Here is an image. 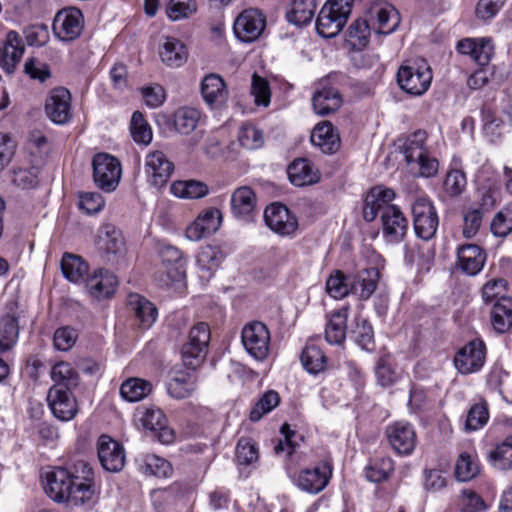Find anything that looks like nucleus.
I'll return each mask as SVG.
<instances>
[{"instance_id": "obj_1", "label": "nucleus", "mask_w": 512, "mask_h": 512, "mask_svg": "<svg viewBox=\"0 0 512 512\" xmlns=\"http://www.w3.org/2000/svg\"><path fill=\"white\" fill-rule=\"evenodd\" d=\"M427 139L428 133L425 130H417L406 138L402 146L407 165L416 175L425 178L435 176L439 169L437 158L426 145Z\"/></svg>"}, {"instance_id": "obj_2", "label": "nucleus", "mask_w": 512, "mask_h": 512, "mask_svg": "<svg viewBox=\"0 0 512 512\" xmlns=\"http://www.w3.org/2000/svg\"><path fill=\"white\" fill-rule=\"evenodd\" d=\"M352 7L353 0H328L316 20L318 34L324 38L338 35L347 23Z\"/></svg>"}, {"instance_id": "obj_3", "label": "nucleus", "mask_w": 512, "mask_h": 512, "mask_svg": "<svg viewBox=\"0 0 512 512\" xmlns=\"http://www.w3.org/2000/svg\"><path fill=\"white\" fill-rule=\"evenodd\" d=\"M432 78V70L424 60L403 64L397 73L400 88L413 96L424 94L429 89Z\"/></svg>"}, {"instance_id": "obj_4", "label": "nucleus", "mask_w": 512, "mask_h": 512, "mask_svg": "<svg viewBox=\"0 0 512 512\" xmlns=\"http://www.w3.org/2000/svg\"><path fill=\"white\" fill-rule=\"evenodd\" d=\"M411 214L416 236L425 241L432 239L439 226L433 201L425 195L417 196L411 203Z\"/></svg>"}, {"instance_id": "obj_5", "label": "nucleus", "mask_w": 512, "mask_h": 512, "mask_svg": "<svg viewBox=\"0 0 512 512\" xmlns=\"http://www.w3.org/2000/svg\"><path fill=\"white\" fill-rule=\"evenodd\" d=\"M210 327L205 322L195 324L188 335V341L182 347V361L188 368L195 369L205 359L210 341Z\"/></svg>"}, {"instance_id": "obj_6", "label": "nucleus", "mask_w": 512, "mask_h": 512, "mask_svg": "<svg viewBox=\"0 0 512 512\" xmlns=\"http://www.w3.org/2000/svg\"><path fill=\"white\" fill-rule=\"evenodd\" d=\"M93 179L95 184L106 192L114 191L121 178V164L107 153H99L93 158Z\"/></svg>"}, {"instance_id": "obj_7", "label": "nucleus", "mask_w": 512, "mask_h": 512, "mask_svg": "<svg viewBox=\"0 0 512 512\" xmlns=\"http://www.w3.org/2000/svg\"><path fill=\"white\" fill-rule=\"evenodd\" d=\"M333 473L332 463L329 460L320 461L313 468L299 471L295 483L299 489L310 494H318L328 485Z\"/></svg>"}, {"instance_id": "obj_8", "label": "nucleus", "mask_w": 512, "mask_h": 512, "mask_svg": "<svg viewBox=\"0 0 512 512\" xmlns=\"http://www.w3.org/2000/svg\"><path fill=\"white\" fill-rule=\"evenodd\" d=\"M241 337L244 348L252 357L263 360L268 356L270 332L264 323L254 321L246 324Z\"/></svg>"}, {"instance_id": "obj_9", "label": "nucleus", "mask_w": 512, "mask_h": 512, "mask_svg": "<svg viewBox=\"0 0 512 512\" xmlns=\"http://www.w3.org/2000/svg\"><path fill=\"white\" fill-rule=\"evenodd\" d=\"M52 28L59 40L73 41L80 36L84 28V16L78 8H64L55 15Z\"/></svg>"}, {"instance_id": "obj_10", "label": "nucleus", "mask_w": 512, "mask_h": 512, "mask_svg": "<svg viewBox=\"0 0 512 512\" xmlns=\"http://www.w3.org/2000/svg\"><path fill=\"white\" fill-rule=\"evenodd\" d=\"M366 18L372 30L383 35L393 33L400 24L398 11L386 2H373L367 9Z\"/></svg>"}, {"instance_id": "obj_11", "label": "nucleus", "mask_w": 512, "mask_h": 512, "mask_svg": "<svg viewBox=\"0 0 512 512\" xmlns=\"http://www.w3.org/2000/svg\"><path fill=\"white\" fill-rule=\"evenodd\" d=\"M486 359V346L482 340H472L456 353L453 363L457 371L467 375L478 372Z\"/></svg>"}, {"instance_id": "obj_12", "label": "nucleus", "mask_w": 512, "mask_h": 512, "mask_svg": "<svg viewBox=\"0 0 512 512\" xmlns=\"http://www.w3.org/2000/svg\"><path fill=\"white\" fill-rule=\"evenodd\" d=\"M97 454L101 466L108 472H119L125 465L126 455L123 446L106 434L98 438Z\"/></svg>"}, {"instance_id": "obj_13", "label": "nucleus", "mask_w": 512, "mask_h": 512, "mask_svg": "<svg viewBox=\"0 0 512 512\" xmlns=\"http://www.w3.org/2000/svg\"><path fill=\"white\" fill-rule=\"evenodd\" d=\"M266 26L264 15L257 9L244 10L234 22V33L243 42H253L260 37Z\"/></svg>"}, {"instance_id": "obj_14", "label": "nucleus", "mask_w": 512, "mask_h": 512, "mask_svg": "<svg viewBox=\"0 0 512 512\" xmlns=\"http://www.w3.org/2000/svg\"><path fill=\"white\" fill-rule=\"evenodd\" d=\"M266 225L281 236H289L298 228L297 218L281 203H273L264 211Z\"/></svg>"}, {"instance_id": "obj_15", "label": "nucleus", "mask_w": 512, "mask_h": 512, "mask_svg": "<svg viewBox=\"0 0 512 512\" xmlns=\"http://www.w3.org/2000/svg\"><path fill=\"white\" fill-rule=\"evenodd\" d=\"M47 402L53 415L61 421L72 420L77 412V402L71 390L52 386L47 394Z\"/></svg>"}, {"instance_id": "obj_16", "label": "nucleus", "mask_w": 512, "mask_h": 512, "mask_svg": "<svg viewBox=\"0 0 512 512\" xmlns=\"http://www.w3.org/2000/svg\"><path fill=\"white\" fill-rule=\"evenodd\" d=\"M45 490L55 502L72 504V486L67 468L57 467L46 474Z\"/></svg>"}, {"instance_id": "obj_17", "label": "nucleus", "mask_w": 512, "mask_h": 512, "mask_svg": "<svg viewBox=\"0 0 512 512\" xmlns=\"http://www.w3.org/2000/svg\"><path fill=\"white\" fill-rule=\"evenodd\" d=\"M174 166L166 155L159 150L150 152L145 159V173L149 183L155 187H162L169 180Z\"/></svg>"}, {"instance_id": "obj_18", "label": "nucleus", "mask_w": 512, "mask_h": 512, "mask_svg": "<svg viewBox=\"0 0 512 512\" xmlns=\"http://www.w3.org/2000/svg\"><path fill=\"white\" fill-rule=\"evenodd\" d=\"M382 234L391 243L404 239L408 231V220L398 206L387 207L381 215Z\"/></svg>"}, {"instance_id": "obj_19", "label": "nucleus", "mask_w": 512, "mask_h": 512, "mask_svg": "<svg viewBox=\"0 0 512 512\" xmlns=\"http://www.w3.org/2000/svg\"><path fill=\"white\" fill-rule=\"evenodd\" d=\"M200 92L204 102L211 109L222 108L228 100L226 83L215 73L208 74L202 79Z\"/></svg>"}, {"instance_id": "obj_20", "label": "nucleus", "mask_w": 512, "mask_h": 512, "mask_svg": "<svg viewBox=\"0 0 512 512\" xmlns=\"http://www.w3.org/2000/svg\"><path fill=\"white\" fill-rule=\"evenodd\" d=\"M47 116L56 124H64L71 118V94L63 88H55L46 100Z\"/></svg>"}, {"instance_id": "obj_21", "label": "nucleus", "mask_w": 512, "mask_h": 512, "mask_svg": "<svg viewBox=\"0 0 512 512\" xmlns=\"http://www.w3.org/2000/svg\"><path fill=\"white\" fill-rule=\"evenodd\" d=\"M395 198V192L382 186L373 187L365 198L363 217L366 221H374L377 215L385 212L387 207H395L391 204Z\"/></svg>"}, {"instance_id": "obj_22", "label": "nucleus", "mask_w": 512, "mask_h": 512, "mask_svg": "<svg viewBox=\"0 0 512 512\" xmlns=\"http://www.w3.org/2000/svg\"><path fill=\"white\" fill-rule=\"evenodd\" d=\"M25 50V45L16 31H9L0 47V67L8 74L14 73Z\"/></svg>"}, {"instance_id": "obj_23", "label": "nucleus", "mask_w": 512, "mask_h": 512, "mask_svg": "<svg viewBox=\"0 0 512 512\" xmlns=\"http://www.w3.org/2000/svg\"><path fill=\"white\" fill-rule=\"evenodd\" d=\"M96 245L98 251L110 260L111 257L123 253L125 244L121 231L114 225L106 223L98 230Z\"/></svg>"}, {"instance_id": "obj_24", "label": "nucleus", "mask_w": 512, "mask_h": 512, "mask_svg": "<svg viewBox=\"0 0 512 512\" xmlns=\"http://www.w3.org/2000/svg\"><path fill=\"white\" fill-rule=\"evenodd\" d=\"M389 443L398 454L408 455L416 443V434L413 427L404 422H396L387 428Z\"/></svg>"}, {"instance_id": "obj_25", "label": "nucleus", "mask_w": 512, "mask_h": 512, "mask_svg": "<svg viewBox=\"0 0 512 512\" xmlns=\"http://www.w3.org/2000/svg\"><path fill=\"white\" fill-rule=\"evenodd\" d=\"M457 50L463 55H468L478 65L484 66L490 61L494 46L491 38H466L458 42Z\"/></svg>"}, {"instance_id": "obj_26", "label": "nucleus", "mask_w": 512, "mask_h": 512, "mask_svg": "<svg viewBox=\"0 0 512 512\" xmlns=\"http://www.w3.org/2000/svg\"><path fill=\"white\" fill-rule=\"evenodd\" d=\"M457 259L459 268L467 275L474 276L482 270L486 253L476 244H466L458 248Z\"/></svg>"}, {"instance_id": "obj_27", "label": "nucleus", "mask_w": 512, "mask_h": 512, "mask_svg": "<svg viewBox=\"0 0 512 512\" xmlns=\"http://www.w3.org/2000/svg\"><path fill=\"white\" fill-rule=\"evenodd\" d=\"M311 142L325 154H333L340 148V137L332 123L328 121L315 126L311 134Z\"/></svg>"}, {"instance_id": "obj_28", "label": "nucleus", "mask_w": 512, "mask_h": 512, "mask_svg": "<svg viewBox=\"0 0 512 512\" xmlns=\"http://www.w3.org/2000/svg\"><path fill=\"white\" fill-rule=\"evenodd\" d=\"M343 98L340 92L333 87H324L313 94L312 106L316 114L327 116L339 110Z\"/></svg>"}, {"instance_id": "obj_29", "label": "nucleus", "mask_w": 512, "mask_h": 512, "mask_svg": "<svg viewBox=\"0 0 512 512\" xmlns=\"http://www.w3.org/2000/svg\"><path fill=\"white\" fill-rule=\"evenodd\" d=\"M117 278L107 270L95 271L86 281V288L94 298H107L111 296L116 289Z\"/></svg>"}, {"instance_id": "obj_30", "label": "nucleus", "mask_w": 512, "mask_h": 512, "mask_svg": "<svg viewBox=\"0 0 512 512\" xmlns=\"http://www.w3.org/2000/svg\"><path fill=\"white\" fill-rule=\"evenodd\" d=\"M128 305L134 312L138 325L141 328H150L156 321L158 316L156 306L141 295L137 293L130 294L128 296Z\"/></svg>"}, {"instance_id": "obj_31", "label": "nucleus", "mask_w": 512, "mask_h": 512, "mask_svg": "<svg viewBox=\"0 0 512 512\" xmlns=\"http://www.w3.org/2000/svg\"><path fill=\"white\" fill-rule=\"evenodd\" d=\"M288 177L295 186L311 185L319 180L318 171L304 158L294 160L287 169Z\"/></svg>"}, {"instance_id": "obj_32", "label": "nucleus", "mask_w": 512, "mask_h": 512, "mask_svg": "<svg viewBox=\"0 0 512 512\" xmlns=\"http://www.w3.org/2000/svg\"><path fill=\"white\" fill-rule=\"evenodd\" d=\"M197 387V378L191 371H175L167 385L169 395L175 399L190 397Z\"/></svg>"}, {"instance_id": "obj_33", "label": "nucleus", "mask_w": 512, "mask_h": 512, "mask_svg": "<svg viewBox=\"0 0 512 512\" xmlns=\"http://www.w3.org/2000/svg\"><path fill=\"white\" fill-rule=\"evenodd\" d=\"M491 324L498 333H505L512 327V297L501 296L491 308Z\"/></svg>"}, {"instance_id": "obj_34", "label": "nucleus", "mask_w": 512, "mask_h": 512, "mask_svg": "<svg viewBox=\"0 0 512 512\" xmlns=\"http://www.w3.org/2000/svg\"><path fill=\"white\" fill-rule=\"evenodd\" d=\"M378 270L365 269L355 276H350L351 294L357 295L362 300L371 297L377 287Z\"/></svg>"}, {"instance_id": "obj_35", "label": "nucleus", "mask_w": 512, "mask_h": 512, "mask_svg": "<svg viewBox=\"0 0 512 512\" xmlns=\"http://www.w3.org/2000/svg\"><path fill=\"white\" fill-rule=\"evenodd\" d=\"M256 206V195L248 186L237 188L231 196V208L236 217L245 218L251 215Z\"/></svg>"}, {"instance_id": "obj_36", "label": "nucleus", "mask_w": 512, "mask_h": 512, "mask_svg": "<svg viewBox=\"0 0 512 512\" xmlns=\"http://www.w3.org/2000/svg\"><path fill=\"white\" fill-rule=\"evenodd\" d=\"M348 307L334 311L326 325L325 337L330 344H341L346 337Z\"/></svg>"}, {"instance_id": "obj_37", "label": "nucleus", "mask_w": 512, "mask_h": 512, "mask_svg": "<svg viewBox=\"0 0 512 512\" xmlns=\"http://www.w3.org/2000/svg\"><path fill=\"white\" fill-rule=\"evenodd\" d=\"M316 7V0H291L287 20L296 26L306 25L312 20Z\"/></svg>"}, {"instance_id": "obj_38", "label": "nucleus", "mask_w": 512, "mask_h": 512, "mask_svg": "<svg viewBox=\"0 0 512 512\" xmlns=\"http://www.w3.org/2000/svg\"><path fill=\"white\" fill-rule=\"evenodd\" d=\"M70 481L72 486V505H91L96 499V483L84 482L82 478L75 474H70Z\"/></svg>"}, {"instance_id": "obj_39", "label": "nucleus", "mask_w": 512, "mask_h": 512, "mask_svg": "<svg viewBox=\"0 0 512 512\" xmlns=\"http://www.w3.org/2000/svg\"><path fill=\"white\" fill-rule=\"evenodd\" d=\"M53 386L62 387L64 390H72L79 384V374L68 362L56 363L50 371Z\"/></svg>"}, {"instance_id": "obj_40", "label": "nucleus", "mask_w": 512, "mask_h": 512, "mask_svg": "<svg viewBox=\"0 0 512 512\" xmlns=\"http://www.w3.org/2000/svg\"><path fill=\"white\" fill-rule=\"evenodd\" d=\"M225 255L219 246L206 245L197 255V265L204 272L202 277H210L223 261Z\"/></svg>"}, {"instance_id": "obj_41", "label": "nucleus", "mask_w": 512, "mask_h": 512, "mask_svg": "<svg viewBox=\"0 0 512 512\" xmlns=\"http://www.w3.org/2000/svg\"><path fill=\"white\" fill-rule=\"evenodd\" d=\"M160 57L168 66L179 67L183 65L188 58V52L185 45L175 38H166Z\"/></svg>"}, {"instance_id": "obj_42", "label": "nucleus", "mask_w": 512, "mask_h": 512, "mask_svg": "<svg viewBox=\"0 0 512 512\" xmlns=\"http://www.w3.org/2000/svg\"><path fill=\"white\" fill-rule=\"evenodd\" d=\"M466 186V174L461 169L460 160L454 159L443 183L444 190L450 197H457L465 191Z\"/></svg>"}, {"instance_id": "obj_43", "label": "nucleus", "mask_w": 512, "mask_h": 512, "mask_svg": "<svg viewBox=\"0 0 512 512\" xmlns=\"http://www.w3.org/2000/svg\"><path fill=\"white\" fill-rule=\"evenodd\" d=\"M152 391L151 382L141 378H129L120 386V395L127 402H138Z\"/></svg>"}, {"instance_id": "obj_44", "label": "nucleus", "mask_w": 512, "mask_h": 512, "mask_svg": "<svg viewBox=\"0 0 512 512\" xmlns=\"http://www.w3.org/2000/svg\"><path fill=\"white\" fill-rule=\"evenodd\" d=\"M61 270L66 279L78 283L87 274L88 265L80 256L66 253L61 260Z\"/></svg>"}, {"instance_id": "obj_45", "label": "nucleus", "mask_w": 512, "mask_h": 512, "mask_svg": "<svg viewBox=\"0 0 512 512\" xmlns=\"http://www.w3.org/2000/svg\"><path fill=\"white\" fill-rule=\"evenodd\" d=\"M200 118L201 112L196 108H179L174 114V127L180 134L187 135L196 129Z\"/></svg>"}, {"instance_id": "obj_46", "label": "nucleus", "mask_w": 512, "mask_h": 512, "mask_svg": "<svg viewBox=\"0 0 512 512\" xmlns=\"http://www.w3.org/2000/svg\"><path fill=\"white\" fill-rule=\"evenodd\" d=\"M371 26L366 19H357L347 30V41L354 49H363L369 43Z\"/></svg>"}, {"instance_id": "obj_47", "label": "nucleus", "mask_w": 512, "mask_h": 512, "mask_svg": "<svg viewBox=\"0 0 512 512\" xmlns=\"http://www.w3.org/2000/svg\"><path fill=\"white\" fill-rule=\"evenodd\" d=\"M301 362L309 373L317 374L325 369L327 358L318 346L307 344L302 351Z\"/></svg>"}, {"instance_id": "obj_48", "label": "nucleus", "mask_w": 512, "mask_h": 512, "mask_svg": "<svg viewBox=\"0 0 512 512\" xmlns=\"http://www.w3.org/2000/svg\"><path fill=\"white\" fill-rule=\"evenodd\" d=\"M19 326L14 316L6 315L0 320V353L10 350L17 342Z\"/></svg>"}, {"instance_id": "obj_49", "label": "nucleus", "mask_w": 512, "mask_h": 512, "mask_svg": "<svg viewBox=\"0 0 512 512\" xmlns=\"http://www.w3.org/2000/svg\"><path fill=\"white\" fill-rule=\"evenodd\" d=\"M170 191L173 195L185 199H198L202 198L208 193V187L199 181H176L171 187Z\"/></svg>"}, {"instance_id": "obj_50", "label": "nucleus", "mask_w": 512, "mask_h": 512, "mask_svg": "<svg viewBox=\"0 0 512 512\" xmlns=\"http://www.w3.org/2000/svg\"><path fill=\"white\" fill-rule=\"evenodd\" d=\"M139 467L143 473L156 477H168L172 473L170 463L154 454L144 455Z\"/></svg>"}, {"instance_id": "obj_51", "label": "nucleus", "mask_w": 512, "mask_h": 512, "mask_svg": "<svg viewBox=\"0 0 512 512\" xmlns=\"http://www.w3.org/2000/svg\"><path fill=\"white\" fill-rule=\"evenodd\" d=\"M480 472L476 457L468 452L459 455L455 465V476L461 482L475 478Z\"/></svg>"}, {"instance_id": "obj_52", "label": "nucleus", "mask_w": 512, "mask_h": 512, "mask_svg": "<svg viewBox=\"0 0 512 512\" xmlns=\"http://www.w3.org/2000/svg\"><path fill=\"white\" fill-rule=\"evenodd\" d=\"M280 403V396L275 390L266 391L250 411V420L259 421L265 414L271 412Z\"/></svg>"}, {"instance_id": "obj_53", "label": "nucleus", "mask_w": 512, "mask_h": 512, "mask_svg": "<svg viewBox=\"0 0 512 512\" xmlns=\"http://www.w3.org/2000/svg\"><path fill=\"white\" fill-rule=\"evenodd\" d=\"M394 470V462L389 457H383L366 467V478L370 482L379 483L389 478Z\"/></svg>"}, {"instance_id": "obj_54", "label": "nucleus", "mask_w": 512, "mask_h": 512, "mask_svg": "<svg viewBox=\"0 0 512 512\" xmlns=\"http://www.w3.org/2000/svg\"><path fill=\"white\" fill-rule=\"evenodd\" d=\"M326 291L335 299L346 297L351 293L350 276H345L341 271H335L326 281Z\"/></svg>"}, {"instance_id": "obj_55", "label": "nucleus", "mask_w": 512, "mask_h": 512, "mask_svg": "<svg viewBox=\"0 0 512 512\" xmlns=\"http://www.w3.org/2000/svg\"><path fill=\"white\" fill-rule=\"evenodd\" d=\"M130 131L137 143L148 145L152 141L151 127L139 111L134 112L131 117Z\"/></svg>"}, {"instance_id": "obj_56", "label": "nucleus", "mask_w": 512, "mask_h": 512, "mask_svg": "<svg viewBox=\"0 0 512 512\" xmlns=\"http://www.w3.org/2000/svg\"><path fill=\"white\" fill-rule=\"evenodd\" d=\"M238 141L246 149H258L263 145V134L253 124L244 123L238 131Z\"/></svg>"}, {"instance_id": "obj_57", "label": "nucleus", "mask_w": 512, "mask_h": 512, "mask_svg": "<svg viewBox=\"0 0 512 512\" xmlns=\"http://www.w3.org/2000/svg\"><path fill=\"white\" fill-rule=\"evenodd\" d=\"M489 460L493 467L499 470L512 468V443L508 440L497 445L489 454Z\"/></svg>"}, {"instance_id": "obj_58", "label": "nucleus", "mask_w": 512, "mask_h": 512, "mask_svg": "<svg viewBox=\"0 0 512 512\" xmlns=\"http://www.w3.org/2000/svg\"><path fill=\"white\" fill-rule=\"evenodd\" d=\"M197 10L194 0H170L166 7V14L172 21L188 18Z\"/></svg>"}, {"instance_id": "obj_59", "label": "nucleus", "mask_w": 512, "mask_h": 512, "mask_svg": "<svg viewBox=\"0 0 512 512\" xmlns=\"http://www.w3.org/2000/svg\"><path fill=\"white\" fill-rule=\"evenodd\" d=\"M489 419V412L484 403L474 404L467 413L465 429L467 431H476L482 428Z\"/></svg>"}, {"instance_id": "obj_60", "label": "nucleus", "mask_w": 512, "mask_h": 512, "mask_svg": "<svg viewBox=\"0 0 512 512\" xmlns=\"http://www.w3.org/2000/svg\"><path fill=\"white\" fill-rule=\"evenodd\" d=\"M259 450L250 438H241L236 447V460L241 465H250L258 460Z\"/></svg>"}, {"instance_id": "obj_61", "label": "nucleus", "mask_w": 512, "mask_h": 512, "mask_svg": "<svg viewBox=\"0 0 512 512\" xmlns=\"http://www.w3.org/2000/svg\"><path fill=\"white\" fill-rule=\"evenodd\" d=\"M251 94L256 105L267 107L270 104L271 90L269 83L265 78L256 73L252 76Z\"/></svg>"}, {"instance_id": "obj_62", "label": "nucleus", "mask_w": 512, "mask_h": 512, "mask_svg": "<svg viewBox=\"0 0 512 512\" xmlns=\"http://www.w3.org/2000/svg\"><path fill=\"white\" fill-rule=\"evenodd\" d=\"M483 208L470 207L464 213L463 236L467 239L474 237L479 231L482 219Z\"/></svg>"}, {"instance_id": "obj_63", "label": "nucleus", "mask_w": 512, "mask_h": 512, "mask_svg": "<svg viewBox=\"0 0 512 512\" xmlns=\"http://www.w3.org/2000/svg\"><path fill=\"white\" fill-rule=\"evenodd\" d=\"M491 232L496 237L505 238L512 232V211L501 210L491 222Z\"/></svg>"}, {"instance_id": "obj_64", "label": "nucleus", "mask_w": 512, "mask_h": 512, "mask_svg": "<svg viewBox=\"0 0 512 512\" xmlns=\"http://www.w3.org/2000/svg\"><path fill=\"white\" fill-rule=\"evenodd\" d=\"M140 421L145 429L155 432L158 429H162L167 422L162 410L155 407L146 408L142 412Z\"/></svg>"}]
</instances>
